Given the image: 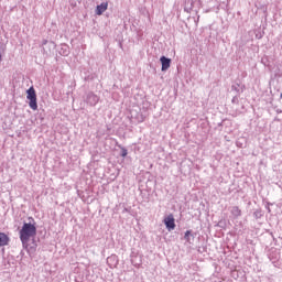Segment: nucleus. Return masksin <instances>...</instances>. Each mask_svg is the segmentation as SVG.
Returning a JSON list of instances; mask_svg holds the SVG:
<instances>
[{
  "label": "nucleus",
  "instance_id": "obj_1",
  "mask_svg": "<svg viewBox=\"0 0 282 282\" xmlns=\"http://www.w3.org/2000/svg\"><path fill=\"white\" fill-rule=\"evenodd\" d=\"M19 235L23 248H28V246H30V240L36 237V225L32 223H24Z\"/></svg>",
  "mask_w": 282,
  "mask_h": 282
},
{
  "label": "nucleus",
  "instance_id": "obj_12",
  "mask_svg": "<svg viewBox=\"0 0 282 282\" xmlns=\"http://www.w3.org/2000/svg\"><path fill=\"white\" fill-rule=\"evenodd\" d=\"M128 151L124 148H121V158H127Z\"/></svg>",
  "mask_w": 282,
  "mask_h": 282
},
{
  "label": "nucleus",
  "instance_id": "obj_6",
  "mask_svg": "<svg viewBox=\"0 0 282 282\" xmlns=\"http://www.w3.org/2000/svg\"><path fill=\"white\" fill-rule=\"evenodd\" d=\"M160 62L162 65L161 70L166 72L171 67V58L161 56Z\"/></svg>",
  "mask_w": 282,
  "mask_h": 282
},
{
  "label": "nucleus",
  "instance_id": "obj_18",
  "mask_svg": "<svg viewBox=\"0 0 282 282\" xmlns=\"http://www.w3.org/2000/svg\"><path fill=\"white\" fill-rule=\"evenodd\" d=\"M0 61H1V55H0Z\"/></svg>",
  "mask_w": 282,
  "mask_h": 282
},
{
  "label": "nucleus",
  "instance_id": "obj_4",
  "mask_svg": "<svg viewBox=\"0 0 282 282\" xmlns=\"http://www.w3.org/2000/svg\"><path fill=\"white\" fill-rule=\"evenodd\" d=\"M99 100H100V98L94 93H88L86 96V102L90 107H96V105H98Z\"/></svg>",
  "mask_w": 282,
  "mask_h": 282
},
{
  "label": "nucleus",
  "instance_id": "obj_3",
  "mask_svg": "<svg viewBox=\"0 0 282 282\" xmlns=\"http://www.w3.org/2000/svg\"><path fill=\"white\" fill-rule=\"evenodd\" d=\"M41 47H42L43 54H46V56H50V54H52V52L56 50V43H54L53 41L43 40Z\"/></svg>",
  "mask_w": 282,
  "mask_h": 282
},
{
  "label": "nucleus",
  "instance_id": "obj_17",
  "mask_svg": "<svg viewBox=\"0 0 282 282\" xmlns=\"http://www.w3.org/2000/svg\"><path fill=\"white\" fill-rule=\"evenodd\" d=\"M197 21H199V15L197 17Z\"/></svg>",
  "mask_w": 282,
  "mask_h": 282
},
{
  "label": "nucleus",
  "instance_id": "obj_11",
  "mask_svg": "<svg viewBox=\"0 0 282 282\" xmlns=\"http://www.w3.org/2000/svg\"><path fill=\"white\" fill-rule=\"evenodd\" d=\"M185 10H193V0L185 1Z\"/></svg>",
  "mask_w": 282,
  "mask_h": 282
},
{
  "label": "nucleus",
  "instance_id": "obj_9",
  "mask_svg": "<svg viewBox=\"0 0 282 282\" xmlns=\"http://www.w3.org/2000/svg\"><path fill=\"white\" fill-rule=\"evenodd\" d=\"M231 215L234 217H241V209L238 206L231 208Z\"/></svg>",
  "mask_w": 282,
  "mask_h": 282
},
{
  "label": "nucleus",
  "instance_id": "obj_2",
  "mask_svg": "<svg viewBox=\"0 0 282 282\" xmlns=\"http://www.w3.org/2000/svg\"><path fill=\"white\" fill-rule=\"evenodd\" d=\"M26 98L29 101V107L33 110L36 111L39 109V104L36 102V90H34V87H30L26 90Z\"/></svg>",
  "mask_w": 282,
  "mask_h": 282
},
{
  "label": "nucleus",
  "instance_id": "obj_5",
  "mask_svg": "<svg viewBox=\"0 0 282 282\" xmlns=\"http://www.w3.org/2000/svg\"><path fill=\"white\" fill-rule=\"evenodd\" d=\"M164 224L167 230H175V217L173 214H170L167 217L164 218Z\"/></svg>",
  "mask_w": 282,
  "mask_h": 282
},
{
  "label": "nucleus",
  "instance_id": "obj_16",
  "mask_svg": "<svg viewBox=\"0 0 282 282\" xmlns=\"http://www.w3.org/2000/svg\"><path fill=\"white\" fill-rule=\"evenodd\" d=\"M232 89H237V87L232 86Z\"/></svg>",
  "mask_w": 282,
  "mask_h": 282
},
{
  "label": "nucleus",
  "instance_id": "obj_10",
  "mask_svg": "<svg viewBox=\"0 0 282 282\" xmlns=\"http://www.w3.org/2000/svg\"><path fill=\"white\" fill-rule=\"evenodd\" d=\"M59 54H61L62 56H69V46L63 45L62 48H61V51H59Z\"/></svg>",
  "mask_w": 282,
  "mask_h": 282
},
{
  "label": "nucleus",
  "instance_id": "obj_13",
  "mask_svg": "<svg viewBox=\"0 0 282 282\" xmlns=\"http://www.w3.org/2000/svg\"><path fill=\"white\" fill-rule=\"evenodd\" d=\"M189 235H191V231L187 230V231L185 232V239H188Z\"/></svg>",
  "mask_w": 282,
  "mask_h": 282
},
{
  "label": "nucleus",
  "instance_id": "obj_14",
  "mask_svg": "<svg viewBox=\"0 0 282 282\" xmlns=\"http://www.w3.org/2000/svg\"><path fill=\"white\" fill-rule=\"evenodd\" d=\"M237 100H238L237 97H234L231 102H237Z\"/></svg>",
  "mask_w": 282,
  "mask_h": 282
},
{
  "label": "nucleus",
  "instance_id": "obj_7",
  "mask_svg": "<svg viewBox=\"0 0 282 282\" xmlns=\"http://www.w3.org/2000/svg\"><path fill=\"white\" fill-rule=\"evenodd\" d=\"M10 246V236L6 232H0V248Z\"/></svg>",
  "mask_w": 282,
  "mask_h": 282
},
{
  "label": "nucleus",
  "instance_id": "obj_8",
  "mask_svg": "<svg viewBox=\"0 0 282 282\" xmlns=\"http://www.w3.org/2000/svg\"><path fill=\"white\" fill-rule=\"evenodd\" d=\"M107 8H109V3L107 2H102L101 4H98L96 8V14L98 17L105 14V12H107Z\"/></svg>",
  "mask_w": 282,
  "mask_h": 282
},
{
  "label": "nucleus",
  "instance_id": "obj_15",
  "mask_svg": "<svg viewBox=\"0 0 282 282\" xmlns=\"http://www.w3.org/2000/svg\"><path fill=\"white\" fill-rule=\"evenodd\" d=\"M111 259H113V258H108V263H109V261H111Z\"/></svg>",
  "mask_w": 282,
  "mask_h": 282
}]
</instances>
